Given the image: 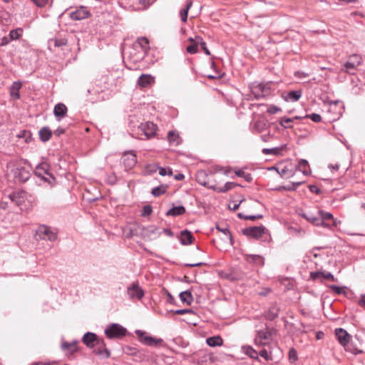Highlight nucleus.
Returning <instances> with one entry per match:
<instances>
[{
  "label": "nucleus",
  "instance_id": "f257e3e1",
  "mask_svg": "<svg viewBox=\"0 0 365 365\" xmlns=\"http://www.w3.org/2000/svg\"><path fill=\"white\" fill-rule=\"evenodd\" d=\"M361 56L354 54L349 57L348 60L344 63L341 71L354 74V71L361 64Z\"/></svg>",
  "mask_w": 365,
  "mask_h": 365
},
{
  "label": "nucleus",
  "instance_id": "f03ea898",
  "mask_svg": "<svg viewBox=\"0 0 365 365\" xmlns=\"http://www.w3.org/2000/svg\"><path fill=\"white\" fill-rule=\"evenodd\" d=\"M295 168V165L292 163H282L276 166V171L282 178L287 179L294 175Z\"/></svg>",
  "mask_w": 365,
  "mask_h": 365
},
{
  "label": "nucleus",
  "instance_id": "7ed1b4c3",
  "mask_svg": "<svg viewBox=\"0 0 365 365\" xmlns=\"http://www.w3.org/2000/svg\"><path fill=\"white\" fill-rule=\"evenodd\" d=\"M126 329L118 324H112L105 329L108 339L120 338L125 335Z\"/></svg>",
  "mask_w": 365,
  "mask_h": 365
},
{
  "label": "nucleus",
  "instance_id": "20e7f679",
  "mask_svg": "<svg viewBox=\"0 0 365 365\" xmlns=\"http://www.w3.org/2000/svg\"><path fill=\"white\" fill-rule=\"evenodd\" d=\"M36 235L43 240L53 241L56 239V234L46 225L39 226L36 231Z\"/></svg>",
  "mask_w": 365,
  "mask_h": 365
},
{
  "label": "nucleus",
  "instance_id": "39448f33",
  "mask_svg": "<svg viewBox=\"0 0 365 365\" xmlns=\"http://www.w3.org/2000/svg\"><path fill=\"white\" fill-rule=\"evenodd\" d=\"M272 330H260L255 339V344L257 346H265L272 339Z\"/></svg>",
  "mask_w": 365,
  "mask_h": 365
},
{
  "label": "nucleus",
  "instance_id": "423d86ee",
  "mask_svg": "<svg viewBox=\"0 0 365 365\" xmlns=\"http://www.w3.org/2000/svg\"><path fill=\"white\" fill-rule=\"evenodd\" d=\"M135 333L140 341L148 346H156L163 341L161 339L153 338L147 335L146 333L140 330H137Z\"/></svg>",
  "mask_w": 365,
  "mask_h": 365
},
{
  "label": "nucleus",
  "instance_id": "0eeeda50",
  "mask_svg": "<svg viewBox=\"0 0 365 365\" xmlns=\"http://www.w3.org/2000/svg\"><path fill=\"white\" fill-rule=\"evenodd\" d=\"M35 174L43 179L45 181H48L49 182H51L48 178H47L46 175H48L51 179H53L52 175L49 172V165L46 163H42L37 165L35 169Z\"/></svg>",
  "mask_w": 365,
  "mask_h": 365
},
{
  "label": "nucleus",
  "instance_id": "6e6552de",
  "mask_svg": "<svg viewBox=\"0 0 365 365\" xmlns=\"http://www.w3.org/2000/svg\"><path fill=\"white\" fill-rule=\"evenodd\" d=\"M252 93L258 99L269 94L270 88L267 85L259 83L252 88Z\"/></svg>",
  "mask_w": 365,
  "mask_h": 365
},
{
  "label": "nucleus",
  "instance_id": "1a4fd4ad",
  "mask_svg": "<svg viewBox=\"0 0 365 365\" xmlns=\"http://www.w3.org/2000/svg\"><path fill=\"white\" fill-rule=\"evenodd\" d=\"M196 356V360L200 365H211L214 362V356L211 353L202 351Z\"/></svg>",
  "mask_w": 365,
  "mask_h": 365
},
{
  "label": "nucleus",
  "instance_id": "9d476101",
  "mask_svg": "<svg viewBox=\"0 0 365 365\" xmlns=\"http://www.w3.org/2000/svg\"><path fill=\"white\" fill-rule=\"evenodd\" d=\"M198 182L205 186H209L210 187L219 192H227V190H231L234 187L237 186V184L232 182H227L223 186H219L217 185H210V182H202L200 180H198Z\"/></svg>",
  "mask_w": 365,
  "mask_h": 365
},
{
  "label": "nucleus",
  "instance_id": "9b49d317",
  "mask_svg": "<svg viewBox=\"0 0 365 365\" xmlns=\"http://www.w3.org/2000/svg\"><path fill=\"white\" fill-rule=\"evenodd\" d=\"M139 129L143 132L147 138H150L155 135L157 127L153 123L146 122L142 123Z\"/></svg>",
  "mask_w": 365,
  "mask_h": 365
},
{
  "label": "nucleus",
  "instance_id": "f8f14e48",
  "mask_svg": "<svg viewBox=\"0 0 365 365\" xmlns=\"http://www.w3.org/2000/svg\"><path fill=\"white\" fill-rule=\"evenodd\" d=\"M96 348L94 349L93 352L102 358H108L110 355L109 350L106 347V343L103 339L97 341L96 345Z\"/></svg>",
  "mask_w": 365,
  "mask_h": 365
},
{
  "label": "nucleus",
  "instance_id": "ddd939ff",
  "mask_svg": "<svg viewBox=\"0 0 365 365\" xmlns=\"http://www.w3.org/2000/svg\"><path fill=\"white\" fill-rule=\"evenodd\" d=\"M122 159L123 165L127 170L133 168L137 163L136 155L132 152L125 153L123 155Z\"/></svg>",
  "mask_w": 365,
  "mask_h": 365
},
{
  "label": "nucleus",
  "instance_id": "4468645a",
  "mask_svg": "<svg viewBox=\"0 0 365 365\" xmlns=\"http://www.w3.org/2000/svg\"><path fill=\"white\" fill-rule=\"evenodd\" d=\"M128 294L130 299H140L144 295L143 291L138 286V284L133 283L131 286L128 287L127 290Z\"/></svg>",
  "mask_w": 365,
  "mask_h": 365
},
{
  "label": "nucleus",
  "instance_id": "2eb2a0df",
  "mask_svg": "<svg viewBox=\"0 0 365 365\" xmlns=\"http://www.w3.org/2000/svg\"><path fill=\"white\" fill-rule=\"evenodd\" d=\"M101 339L96 334L87 332L84 334L82 341L88 347L94 348L97 341H101Z\"/></svg>",
  "mask_w": 365,
  "mask_h": 365
},
{
  "label": "nucleus",
  "instance_id": "dca6fc26",
  "mask_svg": "<svg viewBox=\"0 0 365 365\" xmlns=\"http://www.w3.org/2000/svg\"><path fill=\"white\" fill-rule=\"evenodd\" d=\"M335 332L339 342L347 350L346 346L349 342L350 335L343 329H336Z\"/></svg>",
  "mask_w": 365,
  "mask_h": 365
},
{
  "label": "nucleus",
  "instance_id": "f3484780",
  "mask_svg": "<svg viewBox=\"0 0 365 365\" xmlns=\"http://www.w3.org/2000/svg\"><path fill=\"white\" fill-rule=\"evenodd\" d=\"M264 232V227L262 226L252 227L244 230V233L254 238H259Z\"/></svg>",
  "mask_w": 365,
  "mask_h": 365
},
{
  "label": "nucleus",
  "instance_id": "a211bd4d",
  "mask_svg": "<svg viewBox=\"0 0 365 365\" xmlns=\"http://www.w3.org/2000/svg\"><path fill=\"white\" fill-rule=\"evenodd\" d=\"M155 82V78L150 74H142L138 81V84L139 86L142 88H145L150 86L153 84Z\"/></svg>",
  "mask_w": 365,
  "mask_h": 365
},
{
  "label": "nucleus",
  "instance_id": "6ab92c4d",
  "mask_svg": "<svg viewBox=\"0 0 365 365\" xmlns=\"http://www.w3.org/2000/svg\"><path fill=\"white\" fill-rule=\"evenodd\" d=\"M22 84L20 81H15L12 83L10 87V95L13 99L17 100L20 98L19 90Z\"/></svg>",
  "mask_w": 365,
  "mask_h": 365
},
{
  "label": "nucleus",
  "instance_id": "aec40b11",
  "mask_svg": "<svg viewBox=\"0 0 365 365\" xmlns=\"http://www.w3.org/2000/svg\"><path fill=\"white\" fill-rule=\"evenodd\" d=\"M283 98L286 101H297L302 96L301 91H292L283 94Z\"/></svg>",
  "mask_w": 365,
  "mask_h": 365
},
{
  "label": "nucleus",
  "instance_id": "412c9836",
  "mask_svg": "<svg viewBox=\"0 0 365 365\" xmlns=\"http://www.w3.org/2000/svg\"><path fill=\"white\" fill-rule=\"evenodd\" d=\"M89 15L88 11H86L84 8H81L76 11L71 13V18L73 20H82L87 18Z\"/></svg>",
  "mask_w": 365,
  "mask_h": 365
},
{
  "label": "nucleus",
  "instance_id": "4be33fe9",
  "mask_svg": "<svg viewBox=\"0 0 365 365\" xmlns=\"http://www.w3.org/2000/svg\"><path fill=\"white\" fill-rule=\"evenodd\" d=\"M296 166L295 172L299 171L304 175H308L310 173L308 162L305 160H300Z\"/></svg>",
  "mask_w": 365,
  "mask_h": 365
},
{
  "label": "nucleus",
  "instance_id": "5701e85b",
  "mask_svg": "<svg viewBox=\"0 0 365 365\" xmlns=\"http://www.w3.org/2000/svg\"><path fill=\"white\" fill-rule=\"evenodd\" d=\"M66 113L67 108L63 103H59L55 106L53 113L56 117L62 118L66 116Z\"/></svg>",
  "mask_w": 365,
  "mask_h": 365
},
{
  "label": "nucleus",
  "instance_id": "b1692460",
  "mask_svg": "<svg viewBox=\"0 0 365 365\" xmlns=\"http://www.w3.org/2000/svg\"><path fill=\"white\" fill-rule=\"evenodd\" d=\"M192 235L187 230H183L181 232L180 240L182 245H190L192 242Z\"/></svg>",
  "mask_w": 365,
  "mask_h": 365
},
{
  "label": "nucleus",
  "instance_id": "393cba45",
  "mask_svg": "<svg viewBox=\"0 0 365 365\" xmlns=\"http://www.w3.org/2000/svg\"><path fill=\"white\" fill-rule=\"evenodd\" d=\"M207 344L212 347L220 346L223 344V340L220 336L208 337L206 339Z\"/></svg>",
  "mask_w": 365,
  "mask_h": 365
},
{
  "label": "nucleus",
  "instance_id": "a878e982",
  "mask_svg": "<svg viewBox=\"0 0 365 365\" xmlns=\"http://www.w3.org/2000/svg\"><path fill=\"white\" fill-rule=\"evenodd\" d=\"M185 212V208L183 206H177L173 207L170 209L166 215L168 216H178L184 214Z\"/></svg>",
  "mask_w": 365,
  "mask_h": 365
},
{
  "label": "nucleus",
  "instance_id": "bb28decb",
  "mask_svg": "<svg viewBox=\"0 0 365 365\" xmlns=\"http://www.w3.org/2000/svg\"><path fill=\"white\" fill-rule=\"evenodd\" d=\"M180 299L182 302L188 305L191 304L193 301V297L190 291H185L180 294Z\"/></svg>",
  "mask_w": 365,
  "mask_h": 365
},
{
  "label": "nucleus",
  "instance_id": "cd10ccee",
  "mask_svg": "<svg viewBox=\"0 0 365 365\" xmlns=\"http://www.w3.org/2000/svg\"><path fill=\"white\" fill-rule=\"evenodd\" d=\"M242 351L251 357L252 359H255L259 360L257 352L250 346H243L242 347Z\"/></svg>",
  "mask_w": 365,
  "mask_h": 365
},
{
  "label": "nucleus",
  "instance_id": "c85d7f7f",
  "mask_svg": "<svg viewBox=\"0 0 365 365\" xmlns=\"http://www.w3.org/2000/svg\"><path fill=\"white\" fill-rule=\"evenodd\" d=\"M319 213L320 215L321 219H320V225L324 227H329V225L325 222L326 220H333V215L330 212H324L322 210L319 211Z\"/></svg>",
  "mask_w": 365,
  "mask_h": 365
},
{
  "label": "nucleus",
  "instance_id": "c756f323",
  "mask_svg": "<svg viewBox=\"0 0 365 365\" xmlns=\"http://www.w3.org/2000/svg\"><path fill=\"white\" fill-rule=\"evenodd\" d=\"M51 134L52 133L51 130L46 127H43L39 130L40 138L43 142L48 140L51 136Z\"/></svg>",
  "mask_w": 365,
  "mask_h": 365
},
{
  "label": "nucleus",
  "instance_id": "7c9ffc66",
  "mask_svg": "<svg viewBox=\"0 0 365 365\" xmlns=\"http://www.w3.org/2000/svg\"><path fill=\"white\" fill-rule=\"evenodd\" d=\"M246 259L250 262H254L259 265H262L264 264L263 258L257 255H247Z\"/></svg>",
  "mask_w": 365,
  "mask_h": 365
},
{
  "label": "nucleus",
  "instance_id": "2f4dec72",
  "mask_svg": "<svg viewBox=\"0 0 365 365\" xmlns=\"http://www.w3.org/2000/svg\"><path fill=\"white\" fill-rule=\"evenodd\" d=\"M311 277L312 279H317L319 277H323L326 279H329V280H331V281H334L335 279H334V277L333 276V274H331L330 272H315V273H311Z\"/></svg>",
  "mask_w": 365,
  "mask_h": 365
},
{
  "label": "nucleus",
  "instance_id": "473e14b6",
  "mask_svg": "<svg viewBox=\"0 0 365 365\" xmlns=\"http://www.w3.org/2000/svg\"><path fill=\"white\" fill-rule=\"evenodd\" d=\"M168 139L170 143L173 145H178L180 143L179 135L174 131H170L168 133Z\"/></svg>",
  "mask_w": 365,
  "mask_h": 365
},
{
  "label": "nucleus",
  "instance_id": "72a5a7b5",
  "mask_svg": "<svg viewBox=\"0 0 365 365\" xmlns=\"http://www.w3.org/2000/svg\"><path fill=\"white\" fill-rule=\"evenodd\" d=\"M188 41L190 42V45L187 47V51L190 53H197L199 40H197L196 38L194 40L192 38H190Z\"/></svg>",
  "mask_w": 365,
  "mask_h": 365
},
{
  "label": "nucleus",
  "instance_id": "f704fd0d",
  "mask_svg": "<svg viewBox=\"0 0 365 365\" xmlns=\"http://www.w3.org/2000/svg\"><path fill=\"white\" fill-rule=\"evenodd\" d=\"M192 2L190 0L187 1L186 6L184 9H182L180 12L181 19L183 22H186L187 19V14L189 9L192 7Z\"/></svg>",
  "mask_w": 365,
  "mask_h": 365
},
{
  "label": "nucleus",
  "instance_id": "c9c22d12",
  "mask_svg": "<svg viewBox=\"0 0 365 365\" xmlns=\"http://www.w3.org/2000/svg\"><path fill=\"white\" fill-rule=\"evenodd\" d=\"M11 200L20 205L24 201V193L14 192L9 195Z\"/></svg>",
  "mask_w": 365,
  "mask_h": 365
},
{
  "label": "nucleus",
  "instance_id": "e433bc0d",
  "mask_svg": "<svg viewBox=\"0 0 365 365\" xmlns=\"http://www.w3.org/2000/svg\"><path fill=\"white\" fill-rule=\"evenodd\" d=\"M61 348L63 350H68L71 354H73L77 350V343L76 341L73 343L64 342L62 344Z\"/></svg>",
  "mask_w": 365,
  "mask_h": 365
},
{
  "label": "nucleus",
  "instance_id": "4c0bfd02",
  "mask_svg": "<svg viewBox=\"0 0 365 365\" xmlns=\"http://www.w3.org/2000/svg\"><path fill=\"white\" fill-rule=\"evenodd\" d=\"M217 229L225 235L224 241L229 242L230 245H232V235L229 230L227 227H220L219 226L217 227Z\"/></svg>",
  "mask_w": 365,
  "mask_h": 365
},
{
  "label": "nucleus",
  "instance_id": "58836bf2",
  "mask_svg": "<svg viewBox=\"0 0 365 365\" xmlns=\"http://www.w3.org/2000/svg\"><path fill=\"white\" fill-rule=\"evenodd\" d=\"M303 182H304V180H299V181H294V182H292V185L280 187L278 188V190H289V191L295 190Z\"/></svg>",
  "mask_w": 365,
  "mask_h": 365
},
{
  "label": "nucleus",
  "instance_id": "ea45409f",
  "mask_svg": "<svg viewBox=\"0 0 365 365\" xmlns=\"http://www.w3.org/2000/svg\"><path fill=\"white\" fill-rule=\"evenodd\" d=\"M136 44L139 45L143 51H147L149 48V41L145 37L138 38Z\"/></svg>",
  "mask_w": 365,
  "mask_h": 365
},
{
  "label": "nucleus",
  "instance_id": "a19ab883",
  "mask_svg": "<svg viewBox=\"0 0 365 365\" xmlns=\"http://www.w3.org/2000/svg\"><path fill=\"white\" fill-rule=\"evenodd\" d=\"M168 186L161 185L158 187H156L153 189L152 194L155 197H158L163 194H164L167 190Z\"/></svg>",
  "mask_w": 365,
  "mask_h": 365
},
{
  "label": "nucleus",
  "instance_id": "79ce46f5",
  "mask_svg": "<svg viewBox=\"0 0 365 365\" xmlns=\"http://www.w3.org/2000/svg\"><path fill=\"white\" fill-rule=\"evenodd\" d=\"M302 216L307 219L309 222H312L313 225L317 226L320 225V218L305 213L302 214Z\"/></svg>",
  "mask_w": 365,
  "mask_h": 365
},
{
  "label": "nucleus",
  "instance_id": "37998d69",
  "mask_svg": "<svg viewBox=\"0 0 365 365\" xmlns=\"http://www.w3.org/2000/svg\"><path fill=\"white\" fill-rule=\"evenodd\" d=\"M22 34V29H17L14 30H11L9 33V37L10 40H16L19 39V37L21 36Z\"/></svg>",
  "mask_w": 365,
  "mask_h": 365
},
{
  "label": "nucleus",
  "instance_id": "c03bdc74",
  "mask_svg": "<svg viewBox=\"0 0 365 365\" xmlns=\"http://www.w3.org/2000/svg\"><path fill=\"white\" fill-rule=\"evenodd\" d=\"M159 167L156 164H149L145 168V173L148 175L153 174L159 170Z\"/></svg>",
  "mask_w": 365,
  "mask_h": 365
},
{
  "label": "nucleus",
  "instance_id": "a18cd8bd",
  "mask_svg": "<svg viewBox=\"0 0 365 365\" xmlns=\"http://www.w3.org/2000/svg\"><path fill=\"white\" fill-rule=\"evenodd\" d=\"M294 121V119L293 118H282L279 120V124L285 128H291L292 125H290L291 123H292Z\"/></svg>",
  "mask_w": 365,
  "mask_h": 365
},
{
  "label": "nucleus",
  "instance_id": "49530a36",
  "mask_svg": "<svg viewBox=\"0 0 365 365\" xmlns=\"http://www.w3.org/2000/svg\"><path fill=\"white\" fill-rule=\"evenodd\" d=\"M280 149L278 148H274L271 149L264 148L262 153L265 155H277L279 153Z\"/></svg>",
  "mask_w": 365,
  "mask_h": 365
},
{
  "label": "nucleus",
  "instance_id": "de8ad7c7",
  "mask_svg": "<svg viewBox=\"0 0 365 365\" xmlns=\"http://www.w3.org/2000/svg\"><path fill=\"white\" fill-rule=\"evenodd\" d=\"M159 174L162 176H165V175H173V170L171 168H159Z\"/></svg>",
  "mask_w": 365,
  "mask_h": 365
},
{
  "label": "nucleus",
  "instance_id": "09e8293b",
  "mask_svg": "<svg viewBox=\"0 0 365 365\" xmlns=\"http://www.w3.org/2000/svg\"><path fill=\"white\" fill-rule=\"evenodd\" d=\"M304 118H310L312 121L315 123H319L322 120V117L320 115L317 113H312L309 115H307Z\"/></svg>",
  "mask_w": 365,
  "mask_h": 365
},
{
  "label": "nucleus",
  "instance_id": "8fccbe9b",
  "mask_svg": "<svg viewBox=\"0 0 365 365\" xmlns=\"http://www.w3.org/2000/svg\"><path fill=\"white\" fill-rule=\"evenodd\" d=\"M196 39L199 40V43L200 44L201 48L204 51V52L207 55H210V51L207 49V46H206V43L202 41V38L201 37H200V36H196Z\"/></svg>",
  "mask_w": 365,
  "mask_h": 365
},
{
  "label": "nucleus",
  "instance_id": "3c124183",
  "mask_svg": "<svg viewBox=\"0 0 365 365\" xmlns=\"http://www.w3.org/2000/svg\"><path fill=\"white\" fill-rule=\"evenodd\" d=\"M259 354L263 357L267 361H270L272 359V356L271 355V352L268 353V351L266 349H262L259 351Z\"/></svg>",
  "mask_w": 365,
  "mask_h": 365
},
{
  "label": "nucleus",
  "instance_id": "603ef678",
  "mask_svg": "<svg viewBox=\"0 0 365 365\" xmlns=\"http://www.w3.org/2000/svg\"><path fill=\"white\" fill-rule=\"evenodd\" d=\"M54 45L55 46H65L67 43V41L65 38H61V39H54Z\"/></svg>",
  "mask_w": 365,
  "mask_h": 365
},
{
  "label": "nucleus",
  "instance_id": "864d4df0",
  "mask_svg": "<svg viewBox=\"0 0 365 365\" xmlns=\"http://www.w3.org/2000/svg\"><path fill=\"white\" fill-rule=\"evenodd\" d=\"M281 109L276 106H270L268 108H267V113H270V114H274V113H277V112L280 111Z\"/></svg>",
  "mask_w": 365,
  "mask_h": 365
},
{
  "label": "nucleus",
  "instance_id": "5fc2aeb1",
  "mask_svg": "<svg viewBox=\"0 0 365 365\" xmlns=\"http://www.w3.org/2000/svg\"><path fill=\"white\" fill-rule=\"evenodd\" d=\"M38 7H43L46 5L48 0H31Z\"/></svg>",
  "mask_w": 365,
  "mask_h": 365
},
{
  "label": "nucleus",
  "instance_id": "6e6d98bb",
  "mask_svg": "<svg viewBox=\"0 0 365 365\" xmlns=\"http://www.w3.org/2000/svg\"><path fill=\"white\" fill-rule=\"evenodd\" d=\"M329 288L333 290L335 293L339 294L341 293H342L343 292V288L342 287H337L336 285H331L329 287Z\"/></svg>",
  "mask_w": 365,
  "mask_h": 365
},
{
  "label": "nucleus",
  "instance_id": "4d7b16f0",
  "mask_svg": "<svg viewBox=\"0 0 365 365\" xmlns=\"http://www.w3.org/2000/svg\"><path fill=\"white\" fill-rule=\"evenodd\" d=\"M151 212H152L151 206H150V205L145 206L143 207V215H148L151 213Z\"/></svg>",
  "mask_w": 365,
  "mask_h": 365
},
{
  "label": "nucleus",
  "instance_id": "13d9d810",
  "mask_svg": "<svg viewBox=\"0 0 365 365\" xmlns=\"http://www.w3.org/2000/svg\"><path fill=\"white\" fill-rule=\"evenodd\" d=\"M289 355L290 359H292L293 361L297 360V352L293 349L289 351Z\"/></svg>",
  "mask_w": 365,
  "mask_h": 365
},
{
  "label": "nucleus",
  "instance_id": "bf43d9fd",
  "mask_svg": "<svg viewBox=\"0 0 365 365\" xmlns=\"http://www.w3.org/2000/svg\"><path fill=\"white\" fill-rule=\"evenodd\" d=\"M192 312L190 309H178L175 311V314H184L186 313H191Z\"/></svg>",
  "mask_w": 365,
  "mask_h": 365
},
{
  "label": "nucleus",
  "instance_id": "052dcab7",
  "mask_svg": "<svg viewBox=\"0 0 365 365\" xmlns=\"http://www.w3.org/2000/svg\"><path fill=\"white\" fill-rule=\"evenodd\" d=\"M271 292L270 289L269 288H263L261 292H259L258 294L260 296H266Z\"/></svg>",
  "mask_w": 365,
  "mask_h": 365
},
{
  "label": "nucleus",
  "instance_id": "680f3d73",
  "mask_svg": "<svg viewBox=\"0 0 365 365\" xmlns=\"http://www.w3.org/2000/svg\"><path fill=\"white\" fill-rule=\"evenodd\" d=\"M359 304L365 309V295H361V299L359 301Z\"/></svg>",
  "mask_w": 365,
  "mask_h": 365
},
{
  "label": "nucleus",
  "instance_id": "e2e57ef3",
  "mask_svg": "<svg viewBox=\"0 0 365 365\" xmlns=\"http://www.w3.org/2000/svg\"><path fill=\"white\" fill-rule=\"evenodd\" d=\"M235 173L236 175H237L238 177L243 178L244 176H245V173L242 170H235Z\"/></svg>",
  "mask_w": 365,
  "mask_h": 365
},
{
  "label": "nucleus",
  "instance_id": "0e129e2a",
  "mask_svg": "<svg viewBox=\"0 0 365 365\" xmlns=\"http://www.w3.org/2000/svg\"><path fill=\"white\" fill-rule=\"evenodd\" d=\"M262 217V215H249V216H246L245 218L247 219V220H256V219H259V218H261Z\"/></svg>",
  "mask_w": 365,
  "mask_h": 365
},
{
  "label": "nucleus",
  "instance_id": "69168bd1",
  "mask_svg": "<svg viewBox=\"0 0 365 365\" xmlns=\"http://www.w3.org/2000/svg\"><path fill=\"white\" fill-rule=\"evenodd\" d=\"M202 264H203L202 262H195V263H192V264H186L185 265L187 267H200Z\"/></svg>",
  "mask_w": 365,
  "mask_h": 365
},
{
  "label": "nucleus",
  "instance_id": "338daca9",
  "mask_svg": "<svg viewBox=\"0 0 365 365\" xmlns=\"http://www.w3.org/2000/svg\"><path fill=\"white\" fill-rule=\"evenodd\" d=\"M140 4H141L144 7H147L150 5V0H140Z\"/></svg>",
  "mask_w": 365,
  "mask_h": 365
},
{
  "label": "nucleus",
  "instance_id": "774afa93",
  "mask_svg": "<svg viewBox=\"0 0 365 365\" xmlns=\"http://www.w3.org/2000/svg\"><path fill=\"white\" fill-rule=\"evenodd\" d=\"M163 232L168 236L172 237L173 235V232L170 229H163Z\"/></svg>",
  "mask_w": 365,
  "mask_h": 365
}]
</instances>
